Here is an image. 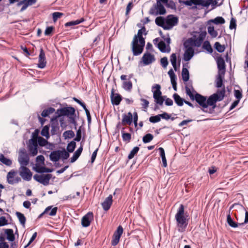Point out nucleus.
Here are the masks:
<instances>
[{"instance_id": "2f4dec72", "label": "nucleus", "mask_w": 248, "mask_h": 248, "mask_svg": "<svg viewBox=\"0 0 248 248\" xmlns=\"http://www.w3.org/2000/svg\"><path fill=\"white\" fill-rule=\"evenodd\" d=\"M122 87L125 91L130 92L132 89V83L130 80L124 81Z\"/></svg>"}, {"instance_id": "1a4fd4ad", "label": "nucleus", "mask_w": 248, "mask_h": 248, "mask_svg": "<svg viewBox=\"0 0 248 248\" xmlns=\"http://www.w3.org/2000/svg\"><path fill=\"white\" fill-rule=\"evenodd\" d=\"M162 37L164 40L166 42L168 45L167 46L164 41H161L157 44L158 48L161 52L169 53L170 51V48L169 46L170 44V39L169 35H167V37L164 36H162Z\"/></svg>"}, {"instance_id": "5fc2aeb1", "label": "nucleus", "mask_w": 248, "mask_h": 248, "mask_svg": "<svg viewBox=\"0 0 248 248\" xmlns=\"http://www.w3.org/2000/svg\"><path fill=\"white\" fill-rule=\"evenodd\" d=\"M161 120L160 117L159 116V114L151 116L149 118V121L152 123H156L160 122Z\"/></svg>"}, {"instance_id": "72a5a7b5", "label": "nucleus", "mask_w": 248, "mask_h": 248, "mask_svg": "<svg viewBox=\"0 0 248 248\" xmlns=\"http://www.w3.org/2000/svg\"><path fill=\"white\" fill-rule=\"evenodd\" d=\"M182 76L183 80L184 82H186L189 80V74L188 69L183 67L182 71Z\"/></svg>"}, {"instance_id": "bb28decb", "label": "nucleus", "mask_w": 248, "mask_h": 248, "mask_svg": "<svg viewBox=\"0 0 248 248\" xmlns=\"http://www.w3.org/2000/svg\"><path fill=\"white\" fill-rule=\"evenodd\" d=\"M83 150L82 145H81L77 151L74 153L73 156L71 158V162L73 163L76 161L80 155Z\"/></svg>"}, {"instance_id": "0eeeda50", "label": "nucleus", "mask_w": 248, "mask_h": 248, "mask_svg": "<svg viewBox=\"0 0 248 248\" xmlns=\"http://www.w3.org/2000/svg\"><path fill=\"white\" fill-rule=\"evenodd\" d=\"M160 89L161 87L159 84H155L152 87V91L153 93V98L155 103L162 106L164 101V98L163 96H161L162 93Z\"/></svg>"}, {"instance_id": "69168bd1", "label": "nucleus", "mask_w": 248, "mask_h": 248, "mask_svg": "<svg viewBox=\"0 0 248 248\" xmlns=\"http://www.w3.org/2000/svg\"><path fill=\"white\" fill-rule=\"evenodd\" d=\"M159 116L160 117V119L162 118L166 120H168L170 118V115L167 112H163L162 114H159Z\"/></svg>"}, {"instance_id": "c03bdc74", "label": "nucleus", "mask_w": 248, "mask_h": 248, "mask_svg": "<svg viewBox=\"0 0 248 248\" xmlns=\"http://www.w3.org/2000/svg\"><path fill=\"white\" fill-rule=\"evenodd\" d=\"M123 140L126 142H129L131 139V135L128 133H125L123 130L121 131Z\"/></svg>"}, {"instance_id": "dca6fc26", "label": "nucleus", "mask_w": 248, "mask_h": 248, "mask_svg": "<svg viewBox=\"0 0 248 248\" xmlns=\"http://www.w3.org/2000/svg\"><path fill=\"white\" fill-rule=\"evenodd\" d=\"M20 166H25L29 163V157L28 154L24 151H20L18 158Z\"/></svg>"}, {"instance_id": "6e6d98bb", "label": "nucleus", "mask_w": 248, "mask_h": 248, "mask_svg": "<svg viewBox=\"0 0 248 248\" xmlns=\"http://www.w3.org/2000/svg\"><path fill=\"white\" fill-rule=\"evenodd\" d=\"M63 15V14L60 12H54L52 14L53 20L56 22L57 19Z\"/></svg>"}, {"instance_id": "0e129e2a", "label": "nucleus", "mask_w": 248, "mask_h": 248, "mask_svg": "<svg viewBox=\"0 0 248 248\" xmlns=\"http://www.w3.org/2000/svg\"><path fill=\"white\" fill-rule=\"evenodd\" d=\"M234 96L237 100H239L240 101L242 97L241 92L239 90H234Z\"/></svg>"}, {"instance_id": "423d86ee", "label": "nucleus", "mask_w": 248, "mask_h": 248, "mask_svg": "<svg viewBox=\"0 0 248 248\" xmlns=\"http://www.w3.org/2000/svg\"><path fill=\"white\" fill-rule=\"evenodd\" d=\"M185 4L188 6H192V9H202L204 7H207L210 4V2L205 0H188L184 2Z\"/></svg>"}, {"instance_id": "f8f14e48", "label": "nucleus", "mask_w": 248, "mask_h": 248, "mask_svg": "<svg viewBox=\"0 0 248 248\" xmlns=\"http://www.w3.org/2000/svg\"><path fill=\"white\" fill-rule=\"evenodd\" d=\"M19 173L21 178L25 181H29L31 179L32 172L29 169L25 166H20Z\"/></svg>"}, {"instance_id": "5701e85b", "label": "nucleus", "mask_w": 248, "mask_h": 248, "mask_svg": "<svg viewBox=\"0 0 248 248\" xmlns=\"http://www.w3.org/2000/svg\"><path fill=\"white\" fill-rule=\"evenodd\" d=\"M50 211V212L48 213V215L50 216H54L56 215L57 214V210H58V208L57 207H54L53 208H52V206H48L47 207L46 209L45 210V211L42 213L39 216V218L41 217H42V216L44 215V214H46L48 213V212L49 211Z\"/></svg>"}, {"instance_id": "e433bc0d", "label": "nucleus", "mask_w": 248, "mask_h": 248, "mask_svg": "<svg viewBox=\"0 0 248 248\" xmlns=\"http://www.w3.org/2000/svg\"><path fill=\"white\" fill-rule=\"evenodd\" d=\"M217 64L218 72H225V64L224 60L222 59H218L217 62Z\"/></svg>"}, {"instance_id": "f03ea898", "label": "nucleus", "mask_w": 248, "mask_h": 248, "mask_svg": "<svg viewBox=\"0 0 248 248\" xmlns=\"http://www.w3.org/2000/svg\"><path fill=\"white\" fill-rule=\"evenodd\" d=\"M142 30L146 31L144 27L138 31L137 34L134 36L132 42V50L134 56L140 55L143 50L145 42L142 36Z\"/></svg>"}, {"instance_id": "09e8293b", "label": "nucleus", "mask_w": 248, "mask_h": 248, "mask_svg": "<svg viewBox=\"0 0 248 248\" xmlns=\"http://www.w3.org/2000/svg\"><path fill=\"white\" fill-rule=\"evenodd\" d=\"M140 150L139 147L138 146L135 147L130 152L129 154L128 155V159H131L133 158L136 154L139 152Z\"/></svg>"}, {"instance_id": "49530a36", "label": "nucleus", "mask_w": 248, "mask_h": 248, "mask_svg": "<svg viewBox=\"0 0 248 248\" xmlns=\"http://www.w3.org/2000/svg\"><path fill=\"white\" fill-rule=\"evenodd\" d=\"M154 136L151 134H147L143 137L142 141L144 143L150 142L153 140Z\"/></svg>"}, {"instance_id": "f3484780", "label": "nucleus", "mask_w": 248, "mask_h": 248, "mask_svg": "<svg viewBox=\"0 0 248 248\" xmlns=\"http://www.w3.org/2000/svg\"><path fill=\"white\" fill-rule=\"evenodd\" d=\"M93 216L92 212H89L81 219V224L84 227H87L90 225L92 220L93 219Z\"/></svg>"}, {"instance_id": "f257e3e1", "label": "nucleus", "mask_w": 248, "mask_h": 248, "mask_svg": "<svg viewBox=\"0 0 248 248\" xmlns=\"http://www.w3.org/2000/svg\"><path fill=\"white\" fill-rule=\"evenodd\" d=\"M202 42L203 38L202 36L197 38H189L185 41L184 43L185 50L183 55V60L186 62L190 61L194 55V47H200Z\"/></svg>"}, {"instance_id": "13d9d810", "label": "nucleus", "mask_w": 248, "mask_h": 248, "mask_svg": "<svg viewBox=\"0 0 248 248\" xmlns=\"http://www.w3.org/2000/svg\"><path fill=\"white\" fill-rule=\"evenodd\" d=\"M37 163L44 165L45 164V158L42 155H40L37 156L36 158Z\"/></svg>"}, {"instance_id": "680f3d73", "label": "nucleus", "mask_w": 248, "mask_h": 248, "mask_svg": "<svg viewBox=\"0 0 248 248\" xmlns=\"http://www.w3.org/2000/svg\"><path fill=\"white\" fill-rule=\"evenodd\" d=\"M37 233L36 232H35L32 235L31 237L30 238V241H29L28 243L25 246L24 248H27L29 245H30L32 242L35 240L37 236Z\"/></svg>"}, {"instance_id": "7ed1b4c3", "label": "nucleus", "mask_w": 248, "mask_h": 248, "mask_svg": "<svg viewBox=\"0 0 248 248\" xmlns=\"http://www.w3.org/2000/svg\"><path fill=\"white\" fill-rule=\"evenodd\" d=\"M188 216L185 213L184 206L180 204L175 215L176 226L179 232H184L188 224Z\"/></svg>"}, {"instance_id": "393cba45", "label": "nucleus", "mask_w": 248, "mask_h": 248, "mask_svg": "<svg viewBox=\"0 0 248 248\" xmlns=\"http://www.w3.org/2000/svg\"><path fill=\"white\" fill-rule=\"evenodd\" d=\"M132 114L130 112L127 114H124L122 119L123 123L130 125L132 123Z\"/></svg>"}, {"instance_id": "052dcab7", "label": "nucleus", "mask_w": 248, "mask_h": 248, "mask_svg": "<svg viewBox=\"0 0 248 248\" xmlns=\"http://www.w3.org/2000/svg\"><path fill=\"white\" fill-rule=\"evenodd\" d=\"M140 101L142 102L141 106L142 108L144 109H147L149 107V101L143 98H141Z\"/></svg>"}, {"instance_id": "4468645a", "label": "nucleus", "mask_w": 248, "mask_h": 248, "mask_svg": "<svg viewBox=\"0 0 248 248\" xmlns=\"http://www.w3.org/2000/svg\"><path fill=\"white\" fill-rule=\"evenodd\" d=\"M16 171L14 170L10 171L7 175V182L11 185L18 183L21 181V178L18 176L15 177L16 174Z\"/></svg>"}, {"instance_id": "cd10ccee", "label": "nucleus", "mask_w": 248, "mask_h": 248, "mask_svg": "<svg viewBox=\"0 0 248 248\" xmlns=\"http://www.w3.org/2000/svg\"><path fill=\"white\" fill-rule=\"evenodd\" d=\"M155 24L163 28L165 30V18L162 16H158L155 19Z\"/></svg>"}, {"instance_id": "6ab92c4d", "label": "nucleus", "mask_w": 248, "mask_h": 248, "mask_svg": "<svg viewBox=\"0 0 248 248\" xmlns=\"http://www.w3.org/2000/svg\"><path fill=\"white\" fill-rule=\"evenodd\" d=\"M46 63V61L45 57V53L42 48L40 49V54L39 55V61L38 63V67L40 68H44Z\"/></svg>"}, {"instance_id": "4d7b16f0", "label": "nucleus", "mask_w": 248, "mask_h": 248, "mask_svg": "<svg viewBox=\"0 0 248 248\" xmlns=\"http://www.w3.org/2000/svg\"><path fill=\"white\" fill-rule=\"evenodd\" d=\"M47 140L44 139L43 138H42L41 137L38 138V143L40 146H45L47 144Z\"/></svg>"}, {"instance_id": "4c0bfd02", "label": "nucleus", "mask_w": 248, "mask_h": 248, "mask_svg": "<svg viewBox=\"0 0 248 248\" xmlns=\"http://www.w3.org/2000/svg\"><path fill=\"white\" fill-rule=\"evenodd\" d=\"M202 48L209 53H212L213 52V48L210 44V42L208 41H205L203 42Z\"/></svg>"}, {"instance_id": "3c124183", "label": "nucleus", "mask_w": 248, "mask_h": 248, "mask_svg": "<svg viewBox=\"0 0 248 248\" xmlns=\"http://www.w3.org/2000/svg\"><path fill=\"white\" fill-rule=\"evenodd\" d=\"M214 47L219 52H223L225 50L224 46L221 45L219 42H217L214 44Z\"/></svg>"}, {"instance_id": "aec40b11", "label": "nucleus", "mask_w": 248, "mask_h": 248, "mask_svg": "<svg viewBox=\"0 0 248 248\" xmlns=\"http://www.w3.org/2000/svg\"><path fill=\"white\" fill-rule=\"evenodd\" d=\"M142 60L145 65H149L155 61L154 56L149 53H145L142 56Z\"/></svg>"}, {"instance_id": "ea45409f", "label": "nucleus", "mask_w": 248, "mask_h": 248, "mask_svg": "<svg viewBox=\"0 0 248 248\" xmlns=\"http://www.w3.org/2000/svg\"><path fill=\"white\" fill-rule=\"evenodd\" d=\"M84 19L83 18H81L80 19H78L74 21H71L68 22H67L65 24V27H69L71 26H74L76 25H78L83 22L84 21Z\"/></svg>"}, {"instance_id": "de8ad7c7", "label": "nucleus", "mask_w": 248, "mask_h": 248, "mask_svg": "<svg viewBox=\"0 0 248 248\" xmlns=\"http://www.w3.org/2000/svg\"><path fill=\"white\" fill-rule=\"evenodd\" d=\"M76 146V142L74 141H72L69 142L67 146V150L68 152L72 153Z\"/></svg>"}, {"instance_id": "58836bf2", "label": "nucleus", "mask_w": 248, "mask_h": 248, "mask_svg": "<svg viewBox=\"0 0 248 248\" xmlns=\"http://www.w3.org/2000/svg\"><path fill=\"white\" fill-rule=\"evenodd\" d=\"M0 161L8 166H11L12 163L10 159L6 158L4 155L1 154H0Z\"/></svg>"}, {"instance_id": "9b49d317", "label": "nucleus", "mask_w": 248, "mask_h": 248, "mask_svg": "<svg viewBox=\"0 0 248 248\" xmlns=\"http://www.w3.org/2000/svg\"><path fill=\"white\" fill-rule=\"evenodd\" d=\"M56 114L59 117L70 115H74L75 114V109L74 108L71 107H67L62 108L58 109L56 111Z\"/></svg>"}, {"instance_id": "e2e57ef3", "label": "nucleus", "mask_w": 248, "mask_h": 248, "mask_svg": "<svg viewBox=\"0 0 248 248\" xmlns=\"http://www.w3.org/2000/svg\"><path fill=\"white\" fill-rule=\"evenodd\" d=\"M8 224V221L5 217H0V226H3Z\"/></svg>"}, {"instance_id": "c9c22d12", "label": "nucleus", "mask_w": 248, "mask_h": 248, "mask_svg": "<svg viewBox=\"0 0 248 248\" xmlns=\"http://www.w3.org/2000/svg\"><path fill=\"white\" fill-rule=\"evenodd\" d=\"M16 214L20 224L24 226L26 221V219L24 215L19 212H16Z\"/></svg>"}, {"instance_id": "8fccbe9b", "label": "nucleus", "mask_w": 248, "mask_h": 248, "mask_svg": "<svg viewBox=\"0 0 248 248\" xmlns=\"http://www.w3.org/2000/svg\"><path fill=\"white\" fill-rule=\"evenodd\" d=\"M60 155V158L63 160L67 159L69 156V154L68 152L66 151L65 149L62 150H59Z\"/></svg>"}, {"instance_id": "ddd939ff", "label": "nucleus", "mask_w": 248, "mask_h": 248, "mask_svg": "<svg viewBox=\"0 0 248 248\" xmlns=\"http://www.w3.org/2000/svg\"><path fill=\"white\" fill-rule=\"evenodd\" d=\"M51 178V174H35L33 176L34 179L37 182L43 184L44 186H47L49 184L50 179Z\"/></svg>"}, {"instance_id": "a19ab883", "label": "nucleus", "mask_w": 248, "mask_h": 248, "mask_svg": "<svg viewBox=\"0 0 248 248\" xmlns=\"http://www.w3.org/2000/svg\"><path fill=\"white\" fill-rule=\"evenodd\" d=\"M171 63L175 71L177 70V56L175 53H172L170 56Z\"/></svg>"}, {"instance_id": "20e7f679", "label": "nucleus", "mask_w": 248, "mask_h": 248, "mask_svg": "<svg viewBox=\"0 0 248 248\" xmlns=\"http://www.w3.org/2000/svg\"><path fill=\"white\" fill-rule=\"evenodd\" d=\"M186 94L189 96L190 99L192 100H195L202 108V110L204 112H208L206 105V97L197 93L193 88L191 89L188 87H186Z\"/></svg>"}, {"instance_id": "37998d69", "label": "nucleus", "mask_w": 248, "mask_h": 248, "mask_svg": "<svg viewBox=\"0 0 248 248\" xmlns=\"http://www.w3.org/2000/svg\"><path fill=\"white\" fill-rule=\"evenodd\" d=\"M49 126L48 125L44 126L41 132V135L48 139L49 137Z\"/></svg>"}, {"instance_id": "7c9ffc66", "label": "nucleus", "mask_w": 248, "mask_h": 248, "mask_svg": "<svg viewBox=\"0 0 248 248\" xmlns=\"http://www.w3.org/2000/svg\"><path fill=\"white\" fill-rule=\"evenodd\" d=\"M22 2L24 3L20 10L21 12L25 10L29 5H31L36 3V0H22Z\"/></svg>"}, {"instance_id": "6e6552de", "label": "nucleus", "mask_w": 248, "mask_h": 248, "mask_svg": "<svg viewBox=\"0 0 248 248\" xmlns=\"http://www.w3.org/2000/svg\"><path fill=\"white\" fill-rule=\"evenodd\" d=\"M166 13V11L164 6L159 0H156V3L154 4L150 10V14L155 16L163 15Z\"/></svg>"}, {"instance_id": "a18cd8bd", "label": "nucleus", "mask_w": 248, "mask_h": 248, "mask_svg": "<svg viewBox=\"0 0 248 248\" xmlns=\"http://www.w3.org/2000/svg\"><path fill=\"white\" fill-rule=\"evenodd\" d=\"M55 110L54 108L51 107L47 109L44 110L41 113V115L44 117H47L49 114L53 113L55 111Z\"/></svg>"}, {"instance_id": "c85d7f7f", "label": "nucleus", "mask_w": 248, "mask_h": 248, "mask_svg": "<svg viewBox=\"0 0 248 248\" xmlns=\"http://www.w3.org/2000/svg\"><path fill=\"white\" fill-rule=\"evenodd\" d=\"M173 98L175 102L178 106H182L183 105L185 100L181 98L179 94L176 93H174L173 95Z\"/></svg>"}, {"instance_id": "864d4df0", "label": "nucleus", "mask_w": 248, "mask_h": 248, "mask_svg": "<svg viewBox=\"0 0 248 248\" xmlns=\"http://www.w3.org/2000/svg\"><path fill=\"white\" fill-rule=\"evenodd\" d=\"M29 151L32 156L36 155L38 153L37 147L28 146Z\"/></svg>"}, {"instance_id": "473e14b6", "label": "nucleus", "mask_w": 248, "mask_h": 248, "mask_svg": "<svg viewBox=\"0 0 248 248\" xmlns=\"http://www.w3.org/2000/svg\"><path fill=\"white\" fill-rule=\"evenodd\" d=\"M158 150L160 152V155L162 158V161L163 162V165L164 167H166L167 166V160L165 157V153L164 149L162 147H160L158 148Z\"/></svg>"}, {"instance_id": "bf43d9fd", "label": "nucleus", "mask_w": 248, "mask_h": 248, "mask_svg": "<svg viewBox=\"0 0 248 248\" xmlns=\"http://www.w3.org/2000/svg\"><path fill=\"white\" fill-rule=\"evenodd\" d=\"M161 64L164 68H166L168 64V59L165 57L161 59L160 60Z\"/></svg>"}, {"instance_id": "603ef678", "label": "nucleus", "mask_w": 248, "mask_h": 248, "mask_svg": "<svg viewBox=\"0 0 248 248\" xmlns=\"http://www.w3.org/2000/svg\"><path fill=\"white\" fill-rule=\"evenodd\" d=\"M65 139H71L75 136V133L72 130H67L65 131L63 134Z\"/></svg>"}, {"instance_id": "4be33fe9", "label": "nucleus", "mask_w": 248, "mask_h": 248, "mask_svg": "<svg viewBox=\"0 0 248 248\" xmlns=\"http://www.w3.org/2000/svg\"><path fill=\"white\" fill-rule=\"evenodd\" d=\"M224 71L218 72V75L216 79V87L220 88L222 87L223 85V79L224 78Z\"/></svg>"}, {"instance_id": "a211bd4d", "label": "nucleus", "mask_w": 248, "mask_h": 248, "mask_svg": "<svg viewBox=\"0 0 248 248\" xmlns=\"http://www.w3.org/2000/svg\"><path fill=\"white\" fill-rule=\"evenodd\" d=\"M110 99L113 105L118 106L120 104L122 97L119 93H114V89H112L111 91Z\"/></svg>"}, {"instance_id": "79ce46f5", "label": "nucleus", "mask_w": 248, "mask_h": 248, "mask_svg": "<svg viewBox=\"0 0 248 248\" xmlns=\"http://www.w3.org/2000/svg\"><path fill=\"white\" fill-rule=\"evenodd\" d=\"M207 31L209 34L213 38L216 37L218 34L217 32L215 30L214 27L212 26H208L207 28Z\"/></svg>"}, {"instance_id": "412c9836", "label": "nucleus", "mask_w": 248, "mask_h": 248, "mask_svg": "<svg viewBox=\"0 0 248 248\" xmlns=\"http://www.w3.org/2000/svg\"><path fill=\"white\" fill-rule=\"evenodd\" d=\"M112 202V196L109 195L106 198L103 202L102 203V206L105 211H108L110 207Z\"/></svg>"}, {"instance_id": "2eb2a0df", "label": "nucleus", "mask_w": 248, "mask_h": 248, "mask_svg": "<svg viewBox=\"0 0 248 248\" xmlns=\"http://www.w3.org/2000/svg\"><path fill=\"white\" fill-rule=\"evenodd\" d=\"M123 232V228L121 226H119L113 234L111 241L112 246H115L118 244Z\"/></svg>"}, {"instance_id": "39448f33", "label": "nucleus", "mask_w": 248, "mask_h": 248, "mask_svg": "<svg viewBox=\"0 0 248 248\" xmlns=\"http://www.w3.org/2000/svg\"><path fill=\"white\" fill-rule=\"evenodd\" d=\"M225 94L224 88L221 90L218 91L217 93L210 96L206 99L207 108L208 106H213V108L216 107V103L217 101H220L224 98Z\"/></svg>"}, {"instance_id": "774afa93", "label": "nucleus", "mask_w": 248, "mask_h": 248, "mask_svg": "<svg viewBox=\"0 0 248 248\" xmlns=\"http://www.w3.org/2000/svg\"><path fill=\"white\" fill-rule=\"evenodd\" d=\"M236 20L233 18H232L230 21V29L232 30L236 28Z\"/></svg>"}, {"instance_id": "a878e982", "label": "nucleus", "mask_w": 248, "mask_h": 248, "mask_svg": "<svg viewBox=\"0 0 248 248\" xmlns=\"http://www.w3.org/2000/svg\"><path fill=\"white\" fill-rule=\"evenodd\" d=\"M49 157L50 160L54 162H56L59 161L60 158V155L59 150L52 151Z\"/></svg>"}, {"instance_id": "c756f323", "label": "nucleus", "mask_w": 248, "mask_h": 248, "mask_svg": "<svg viewBox=\"0 0 248 248\" xmlns=\"http://www.w3.org/2000/svg\"><path fill=\"white\" fill-rule=\"evenodd\" d=\"M5 233L7 235V239L10 241H14L15 237L14 234L13 230L11 229H7L5 231Z\"/></svg>"}, {"instance_id": "9d476101", "label": "nucleus", "mask_w": 248, "mask_h": 248, "mask_svg": "<svg viewBox=\"0 0 248 248\" xmlns=\"http://www.w3.org/2000/svg\"><path fill=\"white\" fill-rule=\"evenodd\" d=\"M178 19L176 16L170 15L165 18V30H169L172 29L178 24Z\"/></svg>"}, {"instance_id": "338daca9", "label": "nucleus", "mask_w": 248, "mask_h": 248, "mask_svg": "<svg viewBox=\"0 0 248 248\" xmlns=\"http://www.w3.org/2000/svg\"><path fill=\"white\" fill-rule=\"evenodd\" d=\"M69 117V122L70 124H73L75 126L77 125V122L75 120V116L74 115H70L68 116Z\"/></svg>"}, {"instance_id": "b1692460", "label": "nucleus", "mask_w": 248, "mask_h": 248, "mask_svg": "<svg viewBox=\"0 0 248 248\" xmlns=\"http://www.w3.org/2000/svg\"><path fill=\"white\" fill-rule=\"evenodd\" d=\"M227 222L228 224V225L232 228H235L240 226V223H238L237 222L234 221L232 218L231 216L230 211H229V213L227 216Z\"/></svg>"}, {"instance_id": "f704fd0d", "label": "nucleus", "mask_w": 248, "mask_h": 248, "mask_svg": "<svg viewBox=\"0 0 248 248\" xmlns=\"http://www.w3.org/2000/svg\"><path fill=\"white\" fill-rule=\"evenodd\" d=\"M225 22L224 19L221 16H217L215 18L209 21V22H212L216 25L223 24Z\"/></svg>"}]
</instances>
